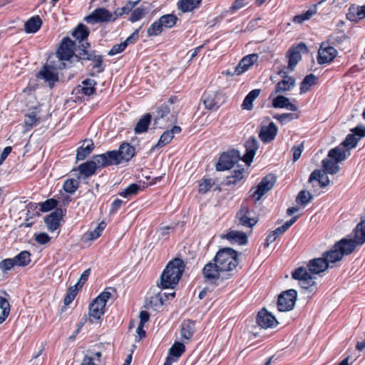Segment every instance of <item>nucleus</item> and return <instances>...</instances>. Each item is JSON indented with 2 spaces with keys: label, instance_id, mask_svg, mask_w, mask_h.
<instances>
[{
  "label": "nucleus",
  "instance_id": "obj_25",
  "mask_svg": "<svg viewBox=\"0 0 365 365\" xmlns=\"http://www.w3.org/2000/svg\"><path fill=\"white\" fill-rule=\"evenodd\" d=\"M279 75L283 77L275 87V93H284L290 91L295 86V79L287 75V72L281 71Z\"/></svg>",
  "mask_w": 365,
  "mask_h": 365
},
{
  "label": "nucleus",
  "instance_id": "obj_60",
  "mask_svg": "<svg viewBox=\"0 0 365 365\" xmlns=\"http://www.w3.org/2000/svg\"><path fill=\"white\" fill-rule=\"evenodd\" d=\"M312 199V195L310 192H307L305 190H302L299 192L297 198L296 202L301 205H305L307 203H309Z\"/></svg>",
  "mask_w": 365,
  "mask_h": 365
},
{
  "label": "nucleus",
  "instance_id": "obj_19",
  "mask_svg": "<svg viewBox=\"0 0 365 365\" xmlns=\"http://www.w3.org/2000/svg\"><path fill=\"white\" fill-rule=\"evenodd\" d=\"M258 60V55L255 53L245 56L235 68L233 73L236 76H240L249 69Z\"/></svg>",
  "mask_w": 365,
  "mask_h": 365
},
{
  "label": "nucleus",
  "instance_id": "obj_15",
  "mask_svg": "<svg viewBox=\"0 0 365 365\" xmlns=\"http://www.w3.org/2000/svg\"><path fill=\"white\" fill-rule=\"evenodd\" d=\"M246 153L242 156V160L248 165L251 164L256 154V151L259 148V143L254 136L250 137L245 143Z\"/></svg>",
  "mask_w": 365,
  "mask_h": 365
},
{
  "label": "nucleus",
  "instance_id": "obj_4",
  "mask_svg": "<svg viewBox=\"0 0 365 365\" xmlns=\"http://www.w3.org/2000/svg\"><path fill=\"white\" fill-rule=\"evenodd\" d=\"M89 46V43H82L77 51L76 57L78 60H88L94 62L93 68L90 72V75L94 76L96 73H100L104 70L103 57L101 55H96L94 51L88 52L87 48Z\"/></svg>",
  "mask_w": 365,
  "mask_h": 365
},
{
  "label": "nucleus",
  "instance_id": "obj_8",
  "mask_svg": "<svg viewBox=\"0 0 365 365\" xmlns=\"http://www.w3.org/2000/svg\"><path fill=\"white\" fill-rule=\"evenodd\" d=\"M297 292L294 289L283 292L278 297L277 307L279 312L292 310L295 304Z\"/></svg>",
  "mask_w": 365,
  "mask_h": 365
},
{
  "label": "nucleus",
  "instance_id": "obj_18",
  "mask_svg": "<svg viewBox=\"0 0 365 365\" xmlns=\"http://www.w3.org/2000/svg\"><path fill=\"white\" fill-rule=\"evenodd\" d=\"M323 43L318 51L317 61L319 64L331 62L336 56L337 51L332 46H324Z\"/></svg>",
  "mask_w": 365,
  "mask_h": 365
},
{
  "label": "nucleus",
  "instance_id": "obj_11",
  "mask_svg": "<svg viewBox=\"0 0 365 365\" xmlns=\"http://www.w3.org/2000/svg\"><path fill=\"white\" fill-rule=\"evenodd\" d=\"M85 20L88 24L97 22H109L115 20L114 14H111L105 8H98L95 9L91 15L86 17Z\"/></svg>",
  "mask_w": 365,
  "mask_h": 365
},
{
  "label": "nucleus",
  "instance_id": "obj_42",
  "mask_svg": "<svg viewBox=\"0 0 365 365\" xmlns=\"http://www.w3.org/2000/svg\"><path fill=\"white\" fill-rule=\"evenodd\" d=\"M152 115L147 113L141 118L137 123L134 131L136 134L142 133L147 131L148 128L150 123Z\"/></svg>",
  "mask_w": 365,
  "mask_h": 365
},
{
  "label": "nucleus",
  "instance_id": "obj_58",
  "mask_svg": "<svg viewBox=\"0 0 365 365\" xmlns=\"http://www.w3.org/2000/svg\"><path fill=\"white\" fill-rule=\"evenodd\" d=\"M359 138H357L356 136L354 134H349L346 137L345 140L343 141L341 145L344 148H346L347 150L354 148L357 145Z\"/></svg>",
  "mask_w": 365,
  "mask_h": 365
},
{
  "label": "nucleus",
  "instance_id": "obj_51",
  "mask_svg": "<svg viewBox=\"0 0 365 365\" xmlns=\"http://www.w3.org/2000/svg\"><path fill=\"white\" fill-rule=\"evenodd\" d=\"M140 190V185L135 183H133L128 185L123 191L119 192V195L123 197H129L131 196L136 195Z\"/></svg>",
  "mask_w": 365,
  "mask_h": 365
},
{
  "label": "nucleus",
  "instance_id": "obj_39",
  "mask_svg": "<svg viewBox=\"0 0 365 365\" xmlns=\"http://www.w3.org/2000/svg\"><path fill=\"white\" fill-rule=\"evenodd\" d=\"M346 151L344 147L338 146L329 151L328 157L336 163H340L346 158Z\"/></svg>",
  "mask_w": 365,
  "mask_h": 365
},
{
  "label": "nucleus",
  "instance_id": "obj_37",
  "mask_svg": "<svg viewBox=\"0 0 365 365\" xmlns=\"http://www.w3.org/2000/svg\"><path fill=\"white\" fill-rule=\"evenodd\" d=\"M259 89L251 91L245 98L241 106L243 110H251L253 108V101L259 96Z\"/></svg>",
  "mask_w": 365,
  "mask_h": 365
},
{
  "label": "nucleus",
  "instance_id": "obj_31",
  "mask_svg": "<svg viewBox=\"0 0 365 365\" xmlns=\"http://www.w3.org/2000/svg\"><path fill=\"white\" fill-rule=\"evenodd\" d=\"M94 144L92 140H86L83 144L77 149L76 159L84 160L93 150Z\"/></svg>",
  "mask_w": 365,
  "mask_h": 365
},
{
  "label": "nucleus",
  "instance_id": "obj_5",
  "mask_svg": "<svg viewBox=\"0 0 365 365\" xmlns=\"http://www.w3.org/2000/svg\"><path fill=\"white\" fill-rule=\"evenodd\" d=\"M242 159L240 153L237 150H232L221 155L216 165L217 171H223L231 169L234 165Z\"/></svg>",
  "mask_w": 365,
  "mask_h": 365
},
{
  "label": "nucleus",
  "instance_id": "obj_26",
  "mask_svg": "<svg viewBox=\"0 0 365 365\" xmlns=\"http://www.w3.org/2000/svg\"><path fill=\"white\" fill-rule=\"evenodd\" d=\"M335 244L336 247L339 249L343 257L351 254L359 245L354 239L351 238H343Z\"/></svg>",
  "mask_w": 365,
  "mask_h": 365
},
{
  "label": "nucleus",
  "instance_id": "obj_59",
  "mask_svg": "<svg viewBox=\"0 0 365 365\" xmlns=\"http://www.w3.org/2000/svg\"><path fill=\"white\" fill-rule=\"evenodd\" d=\"M163 27L159 20L155 21L148 29L147 33L148 36H156L160 35L163 31Z\"/></svg>",
  "mask_w": 365,
  "mask_h": 365
},
{
  "label": "nucleus",
  "instance_id": "obj_52",
  "mask_svg": "<svg viewBox=\"0 0 365 365\" xmlns=\"http://www.w3.org/2000/svg\"><path fill=\"white\" fill-rule=\"evenodd\" d=\"M158 20L160 21L163 27L170 29L175 25L178 18L173 14H166L162 16Z\"/></svg>",
  "mask_w": 365,
  "mask_h": 365
},
{
  "label": "nucleus",
  "instance_id": "obj_55",
  "mask_svg": "<svg viewBox=\"0 0 365 365\" xmlns=\"http://www.w3.org/2000/svg\"><path fill=\"white\" fill-rule=\"evenodd\" d=\"M149 9L145 7H138L134 9L129 18V20L131 22H135L141 19L147 13H148Z\"/></svg>",
  "mask_w": 365,
  "mask_h": 365
},
{
  "label": "nucleus",
  "instance_id": "obj_22",
  "mask_svg": "<svg viewBox=\"0 0 365 365\" xmlns=\"http://www.w3.org/2000/svg\"><path fill=\"white\" fill-rule=\"evenodd\" d=\"M278 132L276 125L271 122L268 125H263L261 127L259 133V138L265 143L272 141Z\"/></svg>",
  "mask_w": 365,
  "mask_h": 365
},
{
  "label": "nucleus",
  "instance_id": "obj_24",
  "mask_svg": "<svg viewBox=\"0 0 365 365\" xmlns=\"http://www.w3.org/2000/svg\"><path fill=\"white\" fill-rule=\"evenodd\" d=\"M306 268L309 273L318 274L327 270L329 266L323 257H319L309 260Z\"/></svg>",
  "mask_w": 365,
  "mask_h": 365
},
{
  "label": "nucleus",
  "instance_id": "obj_43",
  "mask_svg": "<svg viewBox=\"0 0 365 365\" xmlns=\"http://www.w3.org/2000/svg\"><path fill=\"white\" fill-rule=\"evenodd\" d=\"M195 331V323L192 321L184 322L182 324L180 334L182 338L190 339Z\"/></svg>",
  "mask_w": 365,
  "mask_h": 365
},
{
  "label": "nucleus",
  "instance_id": "obj_16",
  "mask_svg": "<svg viewBox=\"0 0 365 365\" xmlns=\"http://www.w3.org/2000/svg\"><path fill=\"white\" fill-rule=\"evenodd\" d=\"M257 323L259 327L264 329L273 328L278 324L276 318L265 309H262L258 312Z\"/></svg>",
  "mask_w": 365,
  "mask_h": 365
},
{
  "label": "nucleus",
  "instance_id": "obj_33",
  "mask_svg": "<svg viewBox=\"0 0 365 365\" xmlns=\"http://www.w3.org/2000/svg\"><path fill=\"white\" fill-rule=\"evenodd\" d=\"M327 173L319 170H314L309 178V182H312L314 180L319 181L321 187H325L329 185V179L326 175Z\"/></svg>",
  "mask_w": 365,
  "mask_h": 365
},
{
  "label": "nucleus",
  "instance_id": "obj_46",
  "mask_svg": "<svg viewBox=\"0 0 365 365\" xmlns=\"http://www.w3.org/2000/svg\"><path fill=\"white\" fill-rule=\"evenodd\" d=\"M348 15L349 19L351 21L365 19V6L351 7Z\"/></svg>",
  "mask_w": 365,
  "mask_h": 365
},
{
  "label": "nucleus",
  "instance_id": "obj_48",
  "mask_svg": "<svg viewBox=\"0 0 365 365\" xmlns=\"http://www.w3.org/2000/svg\"><path fill=\"white\" fill-rule=\"evenodd\" d=\"M316 83L317 77L314 74L311 73L306 76L301 83L300 93H307L309 90L310 87L316 84Z\"/></svg>",
  "mask_w": 365,
  "mask_h": 365
},
{
  "label": "nucleus",
  "instance_id": "obj_6",
  "mask_svg": "<svg viewBox=\"0 0 365 365\" xmlns=\"http://www.w3.org/2000/svg\"><path fill=\"white\" fill-rule=\"evenodd\" d=\"M304 267L297 268L292 274L293 279L298 280L302 288L308 289L315 287V277Z\"/></svg>",
  "mask_w": 365,
  "mask_h": 365
},
{
  "label": "nucleus",
  "instance_id": "obj_63",
  "mask_svg": "<svg viewBox=\"0 0 365 365\" xmlns=\"http://www.w3.org/2000/svg\"><path fill=\"white\" fill-rule=\"evenodd\" d=\"M289 99L284 96H277L272 100V106L275 108H285Z\"/></svg>",
  "mask_w": 365,
  "mask_h": 365
},
{
  "label": "nucleus",
  "instance_id": "obj_13",
  "mask_svg": "<svg viewBox=\"0 0 365 365\" xmlns=\"http://www.w3.org/2000/svg\"><path fill=\"white\" fill-rule=\"evenodd\" d=\"M98 163L103 168L123 163L117 150L107 151L105 153L98 155Z\"/></svg>",
  "mask_w": 365,
  "mask_h": 365
},
{
  "label": "nucleus",
  "instance_id": "obj_36",
  "mask_svg": "<svg viewBox=\"0 0 365 365\" xmlns=\"http://www.w3.org/2000/svg\"><path fill=\"white\" fill-rule=\"evenodd\" d=\"M42 21L38 16L31 17L24 24V30L26 33H36L41 27Z\"/></svg>",
  "mask_w": 365,
  "mask_h": 365
},
{
  "label": "nucleus",
  "instance_id": "obj_64",
  "mask_svg": "<svg viewBox=\"0 0 365 365\" xmlns=\"http://www.w3.org/2000/svg\"><path fill=\"white\" fill-rule=\"evenodd\" d=\"M15 266L13 258H7L0 262V269L4 273H6Z\"/></svg>",
  "mask_w": 365,
  "mask_h": 365
},
{
  "label": "nucleus",
  "instance_id": "obj_62",
  "mask_svg": "<svg viewBox=\"0 0 365 365\" xmlns=\"http://www.w3.org/2000/svg\"><path fill=\"white\" fill-rule=\"evenodd\" d=\"M273 118L279 121L282 124H284L294 119L298 118V115L294 113H282L275 114L273 115Z\"/></svg>",
  "mask_w": 365,
  "mask_h": 365
},
{
  "label": "nucleus",
  "instance_id": "obj_1",
  "mask_svg": "<svg viewBox=\"0 0 365 365\" xmlns=\"http://www.w3.org/2000/svg\"><path fill=\"white\" fill-rule=\"evenodd\" d=\"M184 267L182 260L179 258L170 261L160 276L158 287L163 289L174 288L181 278Z\"/></svg>",
  "mask_w": 365,
  "mask_h": 365
},
{
  "label": "nucleus",
  "instance_id": "obj_45",
  "mask_svg": "<svg viewBox=\"0 0 365 365\" xmlns=\"http://www.w3.org/2000/svg\"><path fill=\"white\" fill-rule=\"evenodd\" d=\"M354 239L359 245L365 242V221H361L356 225L354 230Z\"/></svg>",
  "mask_w": 365,
  "mask_h": 365
},
{
  "label": "nucleus",
  "instance_id": "obj_56",
  "mask_svg": "<svg viewBox=\"0 0 365 365\" xmlns=\"http://www.w3.org/2000/svg\"><path fill=\"white\" fill-rule=\"evenodd\" d=\"M115 292V289L113 287H107L101 294H99L96 299L101 302L102 304L106 306L107 302L111 298L113 293Z\"/></svg>",
  "mask_w": 365,
  "mask_h": 365
},
{
  "label": "nucleus",
  "instance_id": "obj_49",
  "mask_svg": "<svg viewBox=\"0 0 365 365\" xmlns=\"http://www.w3.org/2000/svg\"><path fill=\"white\" fill-rule=\"evenodd\" d=\"M10 313V304L7 299L0 297V324H2Z\"/></svg>",
  "mask_w": 365,
  "mask_h": 365
},
{
  "label": "nucleus",
  "instance_id": "obj_41",
  "mask_svg": "<svg viewBox=\"0 0 365 365\" xmlns=\"http://www.w3.org/2000/svg\"><path fill=\"white\" fill-rule=\"evenodd\" d=\"M169 297L173 298L175 297V292L166 294L160 292L158 294L151 297L150 300V304L153 307H160L163 304L164 302L168 299Z\"/></svg>",
  "mask_w": 365,
  "mask_h": 365
},
{
  "label": "nucleus",
  "instance_id": "obj_47",
  "mask_svg": "<svg viewBox=\"0 0 365 365\" xmlns=\"http://www.w3.org/2000/svg\"><path fill=\"white\" fill-rule=\"evenodd\" d=\"M97 83L93 79H86L82 82L81 93L85 96H90L93 95L96 91Z\"/></svg>",
  "mask_w": 365,
  "mask_h": 365
},
{
  "label": "nucleus",
  "instance_id": "obj_21",
  "mask_svg": "<svg viewBox=\"0 0 365 365\" xmlns=\"http://www.w3.org/2000/svg\"><path fill=\"white\" fill-rule=\"evenodd\" d=\"M99 168H103V166L100 165V164L98 163L97 155L93 157L92 160H89L81 164L78 166V170L81 175L86 178H88L95 174L96 169Z\"/></svg>",
  "mask_w": 365,
  "mask_h": 365
},
{
  "label": "nucleus",
  "instance_id": "obj_20",
  "mask_svg": "<svg viewBox=\"0 0 365 365\" xmlns=\"http://www.w3.org/2000/svg\"><path fill=\"white\" fill-rule=\"evenodd\" d=\"M221 272L217 263L213 261L207 263L202 269L203 277L206 281L211 282H215L220 277Z\"/></svg>",
  "mask_w": 365,
  "mask_h": 365
},
{
  "label": "nucleus",
  "instance_id": "obj_57",
  "mask_svg": "<svg viewBox=\"0 0 365 365\" xmlns=\"http://www.w3.org/2000/svg\"><path fill=\"white\" fill-rule=\"evenodd\" d=\"M317 12L316 7L307 10L306 12L295 16L294 17V22L301 24L304 21L309 19Z\"/></svg>",
  "mask_w": 365,
  "mask_h": 365
},
{
  "label": "nucleus",
  "instance_id": "obj_50",
  "mask_svg": "<svg viewBox=\"0 0 365 365\" xmlns=\"http://www.w3.org/2000/svg\"><path fill=\"white\" fill-rule=\"evenodd\" d=\"M88 34L89 31L86 26H85L83 24H80L72 33L73 37H75L77 40H79L80 41H83V40L87 38Z\"/></svg>",
  "mask_w": 365,
  "mask_h": 365
},
{
  "label": "nucleus",
  "instance_id": "obj_54",
  "mask_svg": "<svg viewBox=\"0 0 365 365\" xmlns=\"http://www.w3.org/2000/svg\"><path fill=\"white\" fill-rule=\"evenodd\" d=\"M138 2L139 0L136 1H129L125 6L121 8H118L114 12V18L116 19L118 16H120L123 14H128L138 4Z\"/></svg>",
  "mask_w": 365,
  "mask_h": 365
},
{
  "label": "nucleus",
  "instance_id": "obj_53",
  "mask_svg": "<svg viewBox=\"0 0 365 365\" xmlns=\"http://www.w3.org/2000/svg\"><path fill=\"white\" fill-rule=\"evenodd\" d=\"M185 347L182 343L175 342L169 349V356L170 357L179 358L185 351Z\"/></svg>",
  "mask_w": 365,
  "mask_h": 365
},
{
  "label": "nucleus",
  "instance_id": "obj_34",
  "mask_svg": "<svg viewBox=\"0 0 365 365\" xmlns=\"http://www.w3.org/2000/svg\"><path fill=\"white\" fill-rule=\"evenodd\" d=\"M323 258L327 261V264L329 265V263H334L340 261L343 258V256L341 255V253H340L339 249L336 247L335 244L330 250L327 251L323 254Z\"/></svg>",
  "mask_w": 365,
  "mask_h": 365
},
{
  "label": "nucleus",
  "instance_id": "obj_61",
  "mask_svg": "<svg viewBox=\"0 0 365 365\" xmlns=\"http://www.w3.org/2000/svg\"><path fill=\"white\" fill-rule=\"evenodd\" d=\"M78 187V182L74 179H68L64 182L63 189L70 194H73Z\"/></svg>",
  "mask_w": 365,
  "mask_h": 365
},
{
  "label": "nucleus",
  "instance_id": "obj_27",
  "mask_svg": "<svg viewBox=\"0 0 365 365\" xmlns=\"http://www.w3.org/2000/svg\"><path fill=\"white\" fill-rule=\"evenodd\" d=\"M180 132L181 128L178 125L173 126L170 130L164 131L154 148L159 149L168 144L173 140L174 135L180 133Z\"/></svg>",
  "mask_w": 365,
  "mask_h": 365
},
{
  "label": "nucleus",
  "instance_id": "obj_35",
  "mask_svg": "<svg viewBox=\"0 0 365 365\" xmlns=\"http://www.w3.org/2000/svg\"><path fill=\"white\" fill-rule=\"evenodd\" d=\"M201 1L202 0H180L178 2V8L183 13L192 11L199 7Z\"/></svg>",
  "mask_w": 365,
  "mask_h": 365
},
{
  "label": "nucleus",
  "instance_id": "obj_40",
  "mask_svg": "<svg viewBox=\"0 0 365 365\" xmlns=\"http://www.w3.org/2000/svg\"><path fill=\"white\" fill-rule=\"evenodd\" d=\"M339 163H336V161H333L331 158H325L322 160V165L324 170V173L334 175L339 172V166L338 165Z\"/></svg>",
  "mask_w": 365,
  "mask_h": 365
},
{
  "label": "nucleus",
  "instance_id": "obj_3",
  "mask_svg": "<svg viewBox=\"0 0 365 365\" xmlns=\"http://www.w3.org/2000/svg\"><path fill=\"white\" fill-rule=\"evenodd\" d=\"M178 120V112L167 106H160L156 108L154 125L156 128L163 129L175 123Z\"/></svg>",
  "mask_w": 365,
  "mask_h": 365
},
{
  "label": "nucleus",
  "instance_id": "obj_17",
  "mask_svg": "<svg viewBox=\"0 0 365 365\" xmlns=\"http://www.w3.org/2000/svg\"><path fill=\"white\" fill-rule=\"evenodd\" d=\"M298 215L294 216L292 219L287 221L284 225L277 227L276 230L269 232L265 240V247H269L270 244L284 232H285L297 220Z\"/></svg>",
  "mask_w": 365,
  "mask_h": 365
},
{
  "label": "nucleus",
  "instance_id": "obj_10",
  "mask_svg": "<svg viewBox=\"0 0 365 365\" xmlns=\"http://www.w3.org/2000/svg\"><path fill=\"white\" fill-rule=\"evenodd\" d=\"M75 46V42L70 38H64L56 51V56L59 60L69 61L73 57L78 59L76 54L74 53Z\"/></svg>",
  "mask_w": 365,
  "mask_h": 365
},
{
  "label": "nucleus",
  "instance_id": "obj_12",
  "mask_svg": "<svg viewBox=\"0 0 365 365\" xmlns=\"http://www.w3.org/2000/svg\"><path fill=\"white\" fill-rule=\"evenodd\" d=\"M308 52L306 44L303 42L299 43L296 46H292L288 51L289 63L288 68L293 71L294 68L302 58V53Z\"/></svg>",
  "mask_w": 365,
  "mask_h": 365
},
{
  "label": "nucleus",
  "instance_id": "obj_32",
  "mask_svg": "<svg viewBox=\"0 0 365 365\" xmlns=\"http://www.w3.org/2000/svg\"><path fill=\"white\" fill-rule=\"evenodd\" d=\"M105 307L106 306H104L95 299V300L90 304V317L96 320L100 319L101 316L104 314ZM90 320L92 321V319H91Z\"/></svg>",
  "mask_w": 365,
  "mask_h": 365
},
{
  "label": "nucleus",
  "instance_id": "obj_9",
  "mask_svg": "<svg viewBox=\"0 0 365 365\" xmlns=\"http://www.w3.org/2000/svg\"><path fill=\"white\" fill-rule=\"evenodd\" d=\"M258 222L257 217H252L247 206L242 205L235 216V223L238 226L252 228Z\"/></svg>",
  "mask_w": 365,
  "mask_h": 365
},
{
  "label": "nucleus",
  "instance_id": "obj_30",
  "mask_svg": "<svg viewBox=\"0 0 365 365\" xmlns=\"http://www.w3.org/2000/svg\"><path fill=\"white\" fill-rule=\"evenodd\" d=\"M117 150L123 163H128L135 155V148L128 143H122Z\"/></svg>",
  "mask_w": 365,
  "mask_h": 365
},
{
  "label": "nucleus",
  "instance_id": "obj_14",
  "mask_svg": "<svg viewBox=\"0 0 365 365\" xmlns=\"http://www.w3.org/2000/svg\"><path fill=\"white\" fill-rule=\"evenodd\" d=\"M37 77L47 82L51 88L58 81V73L56 69L51 66H44L38 73Z\"/></svg>",
  "mask_w": 365,
  "mask_h": 365
},
{
  "label": "nucleus",
  "instance_id": "obj_29",
  "mask_svg": "<svg viewBox=\"0 0 365 365\" xmlns=\"http://www.w3.org/2000/svg\"><path fill=\"white\" fill-rule=\"evenodd\" d=\"M63 216L62 210H56L45 218V222L50 231L56 230L60 226V220Z\"/></svg>",
  "mask_w": 365,
  "mask_h": 365
},
{
  "label": "nucleus",
  "instance_id": "obj_44",
  "mask_svg": "<svg viewBox=\"0 0 365 365\" xmlns=\"http://www.w3.org/2000/svg\"><path fill=\"white\" fill-rule=\"evenodd\" d=\"M13 259L16 266L25 267L31 262V254L28 251H22Z\"/></svg>",
  "mask_w": 365,
  "mask_h": 365
},
{
  "label": "nucleus",
  "instance_id": "obj_38",
  "mask_svg": "<svg viewBox=\"0 0 365 365\" xmlns=\"http://www.w3.org/2000/svg\"><path fill=\"white\" fill-rule=\"evenodd\" d=\"M106 227V223L104 221L101 222L93 230L86 232L83 235V239L86 241H90L98 238Z\"/></svg>",
  "mask_w": 365,
  "mask_h": 365
},
{
  "label": "nucleus",
  "instance_id": "obj_28",
  "mask_svg": "<svg viewBox=\"0 0 365 365\" xmlns=\"http://www.w3.org/2000/svg\"><path fill=\"white\" fill-rule=\"evenodd\" d=\"M223 238L227 239L231 244H237L240 245H244L247 243V236L246 233L237 230H230L225 235H223Z\"/></svg>",
  "mask_w": 365,
  "mask_h": 365
},
{
  "label": "nucleus",
  "instance_id": "obj_2",
  "mask_svg": "<svg viewBox=\"0 0 365 365\" xmlns=\"http://www.w3.org/2000/svg\"><path fill=\"white\" fill-rule=\"evenodd\" d=\"M222 272H230L239 264L237 252L230 247L220 250L212 259Z\"/></svg>",
  "mask_w": 365,
  "mask_h": 365
},
{
  "label": "nucleus",
  "instance_id": "obj_23",
  "mask_svg": "<svg viewBox=\"0 0 365 365\" xmlns=\"http://www.w3.org/2000/svg\"><path fill=\"white\" fill-rule=\"evenodd\" d=\"M220 94L217 91H206L202 96V101L207 109L217 110L220 106Z\"/></svg>",
  "mask_w": 365,
  "mask_h": 365
},
{
  "label": "nucleus",
  "instance_id": "obj_7",
  "mask_svg": "<svg viewBox=\"0 0 365 365\" xmlns=\"http://www.w3.org/2000/svg\"><path fill=\"white\" fill-rule=\"evenodd\" d=\"M275 181L274 175H268L265 176L257 187H252L250 190V196L256 201L259 200L265 193L272 188Z\"/></svg>",
  "mask_w": 365,
  "mask_h": 365
}]
</instances>
